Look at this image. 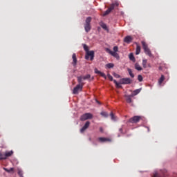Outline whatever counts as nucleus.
<instances>
[{"instance_id": "nucleus-31", "label": "nucleus", "mask_w": 177, "mask_h": 177, "mask_svg": "<svg viewBox=\"0 0 177 177\" xmlns=\"http://www.w3.org/2000/svg\"><path fill=\"white\" fill-rule=\"evenodd\" d=\"M110 115H111V120H113V121H115V117L114 116V113H113V112H111Z\"/></svg>"}, {"instance_id": "nucleus-41", "label": "nucleus", "mask_w": 177, "mask_h": 177, "mask_svg": "<svg viewBox=\"0 0 177 177\" xmlns=\"http://www.w3.org/2000/svg\"><path fill=\"white\" fill-rule=\"evenodd\" d=\"M146 128H147L148 132H150V128H149L148 127H146Z\"/></svg>"}, {"instance_id": "nucleus-21", "label": "nucleus", "mask_w": 177, "mask_h": 177, "mask_svg": "<svg viewBox=\"0 0 177 177\" xmlns=\"http://www.w3.org/2000/svg\"><path fill=\"white\" fill-rule=\"evenodd\" d=\"M164 80H165V77L163 75H162L158 80L159 85H161V84H162V82H164Z\"/></svg>"}, {"instance_id": "nucleus-11", "label": "nucleus", "mask_w": 177, "mask_h": 177, "mask_svg": "<svg viewBox=\"0 0 177 177\" xmlns=\"http://www.w3.org/2000/svg\"><path fill=\"white\" fill-rule=\"evenodd\" d=\"M94 71L95 73V74H99L100 75L101 77H102V78H104V80L107 79V76H106V74H104V73L103 72H100L99 70H97V68H95Z\"/></svg>"}, {"instance_id": "nucleus-23", "label": "nucleus", "mask_w": 177, "mask_h": 177, "mask_svg": "<svg viewBox=\"0 0 177 177\" xmlns=\"http://www.w3.org/2000/svg\"><path fill=\"white\" fill-rule=\"evenodd\" d=\"M129 57L131 60V62H133V63H135L136 59H135V57L133 56V53H130L129 55Z\"/></svg>"}, {"instance_id": "nucleus-10", "label": "nucleus", "mask_w": 177, "mask_h": 177, "mask_svg": "<svg viewBox=\"0 0 177 177\" xmlns=\"http://www.w3.org/2000/svg\"><path fill=\"white\" fill-rule=\"evenodd\" d=\"M89 125H91V122L89 121L86 122L84 127L80 129L81 133L85 132L86 129H88V128H89Z\"/></svg>"}, {"instance_id": "nucleus-36", "label": "nucleus", "mask_w": 177, "mask_h": 177, "mask_svg": "<svg viewBox=\"0 0 177 177\" xmlns=\"http://www.w3.org/2000/svg\"><path fill=\"white\" fill-rule=\"evenodd\" d=\"M117 88H121V83H118V84H115Z\"/></svg>"}, {"instance_id": "nucleus-14", "label": "nucleus", "mask_w": 177, "mask_h": 177, "mask_svg": "<svg viewBox=\"0 0 177 177\" xmlns=\"http://www.w3.org/2000/svg\"><path fill=\"white\" fill-rule=\"evenodd\" d=\"M132 37L127 36L124 39V42H125L126 44H131V42H132Z\"/></svg>"}, {"instance_id": "nucleus-4", "label": "nucleus", "mask_w": 177, "mask_h": 177, "mask_svg": "<svg viewBox=\"0 0 177 177\" xmlns=\"http://www.w3.org/2000/svg\"><path fill=\"white\" fill-rule=\"evenodd\" d=\"M141 44L142 45L145 53L149 56V57H153V54H151V51L150 50V48H149V46H147L146 42L142 41H141Z\"/></svg>"}, {"instance_id": "nucleus-26", "label": "nucleus", "mask_w": 177, "mask_h": 177, "mask_svg": "<svg viewBox=\"0 0 177 177\" xmlns=\"http://www.w3.org/2000/svg\"><path fill=\"white\" fill-rule=\"evenodd\" d=\"M100 114L101 115H102V117H104L105 118H107V117H109V113H107V112L102 111Z\"/></svg>"}, {"instance_id": "nucleus-20", "label": "nucleus", "mask_w": 177, "mask_h": 177, "mask_svg": "<svg viewBox=\"0 0 177 177\" xmlns=\"http://www.w3.org/2000/svg\"><path fill=\"white\" fill-rule=\"evenodd\" d=\"M140 53V46L136 43V55H139Z\"/></svg>"}, {"instance_id": "nucleus-28", "label": "nucleus", "mask_w": 177, "mask_h": 177, "mask_svg": "<svg viewBox=\"0 0 177 177\" xmlns=\"http://www.w3.org/2000/svg\"><path fill=\"white\" fill-rule=\"evenodd\" d=\"M106 67H107V68H113V67H114V64L113 63L107 64L106 65Z\"/></svg>"}, {"instance_id": "nucleus-37", "label": "nucleus", "mask_w": 177, "mask_h": 177, "mask_svg": "<svg viewBox=\"0 0 177 177\" xmlns=\"http://www.w3.org/2000/svg\"><path fill=\"white\" fill-rule=\"evenodd\" d=\"M158 176V173L155 172V173L153 174V177H157Z\"/></svg>"}, {"instance_id": "nucleus-13", "label": "nucleus", "mask_w": 177, "mask_h": 177, "mask_svg": "<svg viewBox=\"0 0 177 177\" xmlns=\"http://www.w3.org/2000/svg\"><path fill=\"white\" fill-rule=\"evenodd\" d=\"M72 59L73 60L72 64H73V67H76V66H77V55H75V53L73 54Z\"/></svg>"}, {"instance_id": "nucleus-18", "label": "nucleus", "mask_w": 177, "mask_h": 177, "mask_svg": "<svg viewBox=\"0 0 177 177\" xmlns=\"http://www.w3.org/2000/svg\"><path fill=\"white\" fill-rule=\"evenodd\" d=\"M82 80H84V76L77 77V82L79 83V85H84V83H82Z\"/></svg>"}, {"instance_id": "nucleus-19", "label": "nucleus", "mask_w": 177, "mask_h": 177, "mask_svg": "<svg viewBox=\"0 0 177 177\" xmlns=\"http://www.w3.org/2000/svg\"><path fill=\"white\" fill-rule=\"evenodd\" d=\"M127 71H128V73H129V75H130V77H131V78H135V75H134L133 73L132 72V69L128 68H127Z\"/></svg>"}, {"instance_id": "nucleus-32", "label": "nucleus", "mask_w": 177, "mask_h": 177, "mask_svg": "<svg viewBox=\"0 0 177 177\" xmlns=\"http://www.w3.org/2000/svg\"><path fill=\"white\" fill-rule=\"evenodd\" d=\"M102 28H103L104 30H107V25H106V24H102L101 25Z\"/></svg>"}, {"instance_id": "nucleus-9", "label": "nucleus", "mask_w": 177, "mask_h": 177, "mask_svg": "<svg viewBox=\"0 0 177 177\" xmlns=\"http://www.w3.org/2000/svg\"><path fill=\"white\" fill-rule=\"evenodd\" d=\"M132 82V80H131L130 78L126 77V78H122L120 80V84L122 85H128Z\"/></svg>"}, {"instance_id": "nucleus-25", "label": "nucleus", "mask_w": 177, "mask_h": 177, "mask_svg": "<svg viewBox=\"0 0 177 177\" xmlns=\"http://www.w3.org/2000/svg\"><path fill=\"white\" fill-rule=\"evenodd\" d=\"M142 66L144 67V68H147V59L142 60Z\"/></svg>"}, {"instance_id": "nucleus-17", "label": "nucleus", "mask_w": 177, "mask_h": 177, "mask_svg": "<svg viewBox=\"0 0 177 177\" xmlns=\"http://www.w3.org/2000/svg\"><path fill=\"white\" fill-rule=\"evenodd\" d=\"M132 96L133 95H125V97H126V102L127 103H132Z\"/></svg>"}, {"instance_id": "nucleus-6", "label": "nucleus", "mask_w": 177, "mask_h": 177, "mask_svg": "<svg viewBox=\"0 0 177 177\" xmlns=\"http://www.w3.org/2000/svg\"><path fill=\"white\" fill-rule=\"evenodd\" d=\"M93 118V115L91 113H86L81 115L80 121H86V120H92Z\"/></svg>"}, {"instance_id": "nucleus-22", "label": "nucleus", "mask_w": 177, "mask_h": 177, "mask_svg": "<svg viewBox=\"0 0 177 177\" xmlns=\"http://www.w3.org/2000/svg\"><path fill=\"white\" fill-rule=\"evenodd\" d=\"M4 171H6V172H8V174H10V172H13V171H15V168L11 167L10 169H7L3 167Z\"/></svg>"}, {"instance_id": "nucleus-7", "label": "nucleus", "mask_w": 177, "mask_h": 177, "mask_svg": "<svg viewBox=\"0 0 177 177\" xmlns=\"http://www.w3.org/2000/svg\"><path fill=\"white\" fill-rule=\"evenodd\" d=\"M84 84H77L73 90V95H78V93L82 91Z\"/></svg>"}, {"instance_id": "nucleus-33", "label": "nucleus", "mask_w": 177, "mask_h": 177, "mask_svg": "<svg viewBox=\"0 0 177 177\" xmlns=\"http://www.w3.org/2000/svg\"><path fill=\"white\" fill-rule=\"evenodd\" d=\"M3 157H5V154H2V153L0 152V160H6V158H3Z\"/></svg>"}, {"instance_id": "nucleus-30", "label": "nucleus", "mask_w": 177, "mask_h": 177, "mask_svg": "<svg viewBox=\"0 0 177 177\" xmlns=\"http://www.w3.org/2000/svg\"><path fill=\"white\" fill-rule=\"evenodd\" d=\"M89 78H91V75L88 74V75H86L85 76H83V80H89Z\"/></svg>"}, {"instance_id": "nucleus-27", "label": "nucleus", "mask_w": 177, "mask_h": 177, "mask_svg": "<svg viewBox=\"0 0 177 177\" xmlns=\"http://www.w3.org/2000/svg\"><path fill=\"white\" fill-rule=\"evenodd\" d=\"M23 170H21V169H18V175L20 177H24V176H23Z\"/></svg>"}, {"instance_id": "nucleus-1", "label": "nucleus", "mask_w": 177, "mask_h": 177, "mask_svg": "<svg viewBox=\"0 0 177 177\" xmlns=\"http://www.w3.org/2000/svg\"><path fill=\"white\" fill-rule=\"evenodd\" d=\"M83 48L86 52V55H85L86 60H88V59H89V57H90V60H93L95 57V51L93 50L89 51V48H88V46H86V44H84Z\"/></svg>"}, {"instance_id": "nucleus-24", "label": "nucleus", "mask_w": 177, "mask_h": 177, "mask_svg": "<svg viewBox=\"0 0 177 177\" xmlns=\"http://www.w3.org/2000/svg\"><path fill=\"white\" fill-rule=\"evenodd\" d=\"M142 91V88H138L133 91V95L136 96V95H138V93H140V91Z\"/></svg>"}, {"instance_id": "nucleus-29", "label": "nucleus", "mask_w": 177, "mask_h": 177, "mask_svg": "<svg viewBox=\"0 0 177 177\" xmlns=\"http://www.w3.org/2000/svg\"><path fill=\"white\" fill-rule=\"evenodd\" d=\"M138 80L139 82H142V81H143V77L142 76V75H138Z\"/></svg>"}, {"instance_id": "nucleus-8", "label": "nucleus", "mask_w": 177, "mask_h": 177, "mask_svg": "<svg viewBox=\"0 0 177 177\" xmlns=\"http://www.w3.org/2000/svg\"><path fill=\"white\" fill-rule=\"evenodd\" d=\"M140 120H142V117L134 116V117L131 118L129 120V122H131V124H138V122H139V121H140Z\"/></svg>"}, {"instance_id": "nucleus-35", "label": "nucleus", "mask_w": 177, "mask_h": 177, "mask_svg": "<svg viewBox=\"0 0 177 177\" xmlns=\"http://www.w3.org/2000/svg\"><path fill=\"white\" fill-rule=\"evenodd\" d=\"M107 77H108L109 80H110V81H113V76H111V75L108 74Z\"/></svg>"}, {"instance_id": "nucleus-39", "label": "nucleus", "mask_w": 177, "mask_h": 177, "mask_svg": "<svg viewBox=\"0 0 177 177\" xmlns=\"http://www.w3.org/2000/svg\"><path fill=\"white\" fill-rule=\"evenodd\" d=\"M119 132H120V133H123V132H122V128L119 129Z\"/></svg>"}, {"instance_id": "nucleus-2", "label": "nucleus", "mask_w": 177, "mask_h": 177, "mask_svg": "<svg viewBox=\"0 0 177 177\" xmlns=\"http://www.w3.org/2000/svg\"><path fill=\"white\" fill-rule=\"evenodd\" d=\"M106 52L107 53H109V55H111V56H113V57H115L118 60L120 59V55L117 52H118V46H115L113 47V51L111 50L110 48H106Z\"/></svg>"}, {"instance_id": "nucleus-12", "label": "nucleus", "mask_w": 177, "mask_h": 177, "mask_svg": "<svg viewBox=\"0 0 177 177\" xmlns=\"http://www.w3.org/2000/svg\"><path fill=\"white\" fill-rule=\"evenodd\" d=\"M11 156H13V151H6L4 153V157L1 158H8V157H11Z\"/></svg>"}, {"instance_id": "nucleus-40", "label": "nucleus", "mask_w": 177, "mask_h": 177, "mask_svg": "<svg viewBox=\"0 0 177 177\" xmlns=\"http://www.w3.org/2000/svg\"><path fill=\"white\" fill-rule=\"evenodd\" d=\"M113 82H114V84H115V85L118 84V82H117V80H113Z\"/></svg>"}, {"instance_id": "nucleus-16", "label": "nucleus", "mask_w": 177, "mask_h": 177, "mask_svg": "<svg viewBox=\"0 0 177 177\" xmlns=\"http://www.w3.org/2000/svg\"><path fill=\"white\" fill-rule=\"evenodd\" d=\"M135 69L138 71H142L143 70V68L140 66V65L138 63H136L134 65Z\"/></svg>"}, {"instance_id": "nucleus-15", "label": "nucleus", "mask_w": 177, "mask_h": 177, "mask_svg": "<svg viewBox=\"0 0 177 177\" xmlns=\"http://www.w3.org/2000/svg\"><path fill=\"white\" fill-rule=\"evenodd\" d=\"M99 142H100L101 143H104V142H110V139L107 138H104V137H100L98 138Z\"/></svg>"}, {"instance_id": "nucleus-3", "label": "nucleus", "mask_w": 177, "mask_h": 177, "mask_svg": "<svg viewBox=\"0 0 177 177\" xmlns=\"http://www.w3.org/2000/svg\"><path fill=\"white\" fill-rule=\"evenodd\" d=\"M92 21V17H88L85 20L84 30L86 32L91 31L92 26H91V22Z\"/></svg>"}, {"instance_id": "nucleus-5", "label": "nucleus", "mask_w": 177, "mask_h": 177, "mask_svg": "<svg viewBox=\"0 0 177 177\" xmlns=\"http://www.w3.org/2000/svg\"><path fill=\"white\" fill-rule=\"evenodd\" d=\"M120 4L118 2H115V3H112L111 6L104 12L103 14V16H107V15H109V13L111 12V10H113L114 8H118V6Z\"/></svg>"}, {"instance_id": "nucleus-34", "label": "nucleus", "mask_w": 177, "mask_h": 177, "mask_svg": "<svg viewBox=\"0 0 177 177\" xmlns=\"http://www.w3.org/2000/svg\"><path fill=\"white\" fill-rule=\"evenodd\" d=\"M113 76L115 77V78H120L121 76L117 73H113Z\"/></svg>"}, {"instance_id": "nucleus-42", "label": "nucleus", "mask_w": 177, "mask_h": 177, "mask_svg": "<svg viewBox=\"0 0 177 177\" xmlns=\"http://www.w3.org/2000/svg\"><path fill=\"white\" fill-rule=\"evenodd\" d=\"M89 140H90V141L92 140V138H89Z\"/></svg>"}, {"instance_id": "nucleus-38", "label": "nucleus", "mask_w": 177, "mask_h": 177, "mask_svg": "<svg viewBox=\"0 0 177 177\" xmlns=\"http://www.w3.org/2000/svg\"><path fill=\"white\" fill-rule=\"evenodd\" d=\"M100 132L103 133V127H100Z\"/></svg>"}, {"instance_id": "nucleus-43", "label": "nucleus", "mask_w": 177, "mask_h": 177, "mask_svg": "<svg viewBox=\"0 0 177 177\" xmlns=\"http://www.w3.org/2000/svg\"><path fill=\"white\" fill-rule=\"evenodd\" d=\"M97 103H99V104H100V102H99L98 101H97Z\"/></svg>"}]
</instances>
